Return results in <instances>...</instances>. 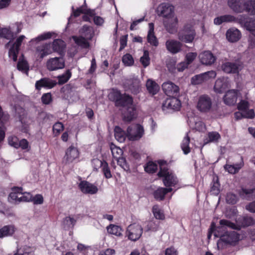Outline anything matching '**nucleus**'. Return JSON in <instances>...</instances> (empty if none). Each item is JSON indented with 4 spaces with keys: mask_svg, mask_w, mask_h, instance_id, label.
Wrapping results in <instances>:
<instances>
[{
    "mask_svg": "<svg viewBox=\"0 0 255 255\" xmlns=\"http://www.w3.org/2000/svg\"><path fill=\"white\" fill-rule=\"evenodd\" d=\"M109 99L114 102L116 107L125 108L133 104V98L130 95L124 93L117 89H113L108 95Z\"/></svg>",
    "mask_w": 255,
    "mask_h": 255,
    "instance_id": "1",
    "label": "nucleus"
},
{
    "mask_svg": "<svg viewBox=\"0 0 255 255\" xmlns=\"http://www.w3.org/2000/svg\"><path fill=\"white\" fill-rule=\"evenodd\" d=\"M144 134L143 127L139 124L131 125L127 129V137L131 141L139 140Z\"/></svg>",
    "mask_w": 255,
    "mask_h": 255,
    "instance_id": "2",
    "label": "nucleus"
},
{
    "mask_svg": "<svg viewBox=\"0 0 255 255\" xmlns=\"http://www.w3.org/2000/svg\"><path fill=\"white\" fill-rule=\"evenodd\" d=\"M196 35V32L192 25L185 24L178 33L179 40L185 43L192 42Z\"/></svg>",
    "mask_w": 255,
    "mask_h": 255,
    "instance_id": "3",
    "label": "nucleus"
},
{
    "mask_svg": "<svg viewBox=\"0 0 255 255\" xmlns=\"http://www.w3.org/2000/svg\"><path fill=\"white\" fill-rule=\"evenodd\" d=\"M212 106V100L209 95L204 94L199 96L196 107L201 113H207L210 112Z\"/></svg>",
    "mask_w": 255,
    "mask_h": 255,
    "instance_id": "4",
    "label": "nucleus"
},
{
    "mask_svg": "<svg viewBox=\"0 0 255 255\" xmlns=\"http://www.w3.org/2000/svg\"><path fill=\"white\" fill-rule=\"evenodd\" d=\"M142 233L143 229L141 226L136 223H133L127 227L126 235L129 240L136 241L140 238Z\"/></svg>",
    "mask_w": 255,
    "mask_h": 255,
    "instance_id": "5",
    "label": "nucleus"
},
{
    "mask_svg": "<svg viewBox=\"0 0 255 255\" xmlns=\"http://www.w3.org/2000/svg\"><path fill=\"white\" fill-rule=\"evenodd\" d=\"M174 11V6L167 2L160 3L156 9V12L158 16L167 18H169L173 16Z\"/></svg>",
    "mask_w": 255,
    "mask_h": 255,
    "instance_id": "6",
    "label": "nucleus"
},
{
    "mask_svg": "<svg viewBox=\"0 0 255 255\" xmlns=\"http://www.w3.org/2000/svg\"><path fill=\"white\" fill-rule=\"evenodd\" d=\"M171 96L167 98L162 103V109L163 111L172 110L173 111H179L181 106V101L176 97Z\"/></svg>",
    "mask_w": 255,
    "mask_h": 255,
    "instance_id": "7",
    "label": "nucleus"
},
{
    "mask_svg": "<svg viewBox=\"0 0 255 255\" xmlns=\"http://www.w3.org/2000/svg\"><path fill=\"white\" fill-rule=\"evenodd\" d=\"M215 236H220V241L224 242L226 244H233L238 242L240 240V235L235 231L226 232L222 235L216 233Z\"/></svg>",
    "mask_w": 255,
    "mask_h": 255,
    "instance_id": "8",
    "label": "nucleus"
},
{
    "mask_svg": "<svg viewBox=\"0 0 255 255\" xmlns=\"http://www.w3.org/2000/svg\"><path fill=\"white\" fill-rule=\"evenodd\" d=\"M242 63L240 61L236 62H226L222 65V70L227 74H238L242 70Z\"/></svg>",
    "mask_w": 255,
    "mask_h": 255,
    "instance_id": "9",
    "label": "nucleus"
},
{
    "mask_svg": "<svg viewBox=\"0 0 255 255\" xmlns=\"http://www.w3.org/2000/svg\"><path fill=\"white\" fill-rule=\"evenodd\" d=\"M62 57L51 58L48 59L46 62L47 69L50 71H52L64 68L65 60Z\"/></svg>",
    "mask_w": 255,
    "mask_h": 255,
    "instance_id": "10",
    "label": "nucleus"
},
{
    "mask_svg": "<svg viewBox=\"0 0 255 255\" xmlns=\"http://www.w3.org/2000/svg\"><path fill=\"white\" fill-rule=\"evenodd\" d=\"M238 23L251 32H255V18L249 17L245 15H240L238 16Z\"/></svg>",
    "mask_w": 255,
    "mask_h": 255,
    "instance_id": "11",
    "label": "nucleus"
},
{
    "mask_svg": "<svg viewBox=\"0 0 255 255\" xmlns=\"http://www.w3.org/2000/svg\"><path fill=\"white\" fill-rule=\"evenodd\" d=\"M24 38L25 36H19L9 49L8 56L12 58L14 62H16L17 60V55L20 50V47Z\"/></svg>",
    "mask_w": 255,
    "mask_h": 255,
    "instance_id": "12",
    "label": "nucleus"
},
{
    "mask_svg": "<svg viewBox=\"0 0 255 255\" xmlns=\"http://www.w3.org/2000/svg\"><path fill=\"white\" fill-rule=\"evenodd\" d=\"M216 75V72L213 70L196 75L192 78L191 83L194 85L200 84L210 78H215Z\"/></svg>",
    "mask_w": 255,
    "mask_h": 255,
    "instance_id": "13",
    "label": "nucleus"
},
{
    "mask_svg": "<svg viewBox=\"0 0 255 255\" xmlns=\"http://www.w3.org/2000/svg\"><path fill=\"white\" fill-rule=\"evenodd\" d=\"M247 0H228V6L236 13H242L245 11Z\"/></svg>",
    "mask_w": 255,
    "mask_h": 255,
    "instance_id": "14",
    "label": "nucleus"
},
{
    "mask_svg": "<svg viewBox=\"0 0 255 255\" xmlns=\"http://www.w3.org/2000/svg\"><path fill=\"white\" fill-rule=\"evenodd\" d=\"M162 88L168 97L177 96L179 95V87L171 82H164L162 85Z\"/></svg>",
    "mask_w": 255,
    "mask_h": 255,
    "instance_id": "15",
    "label": "nucleus"
},
{
    "mask_svg": "<svg viewBox=\"0 0 255 255\" xmlns=\"http://www.w3.org/2000/svg\"><path fill=\"white\" fill-rule=\"evenodd\" d=\"M78 187L84 194H95L98 191L96 186L86 180L81 181L78 184Z\"/></svg>",
    "mask_w": 255,
    "mask_h": 255,
    "instance_id": "16",
    "label": "nucleus"
},
{
    "mask_svg": "<svg viewBox=\"0 0 255 255\" xmlns=\"http://www.w3.org/2000/svg\"><path fill=\"white\" fill-rule=\"evenodd\" d=\"M57 84L56 81L48 78H43L38 80L35 83V89L40 90L42 88L52 89Z\"/></svg>",
    "mask_w": 255,
    "mask_h": 255,
    "instance_id": "17",
    "label": "nucleus"
},
{
    "mask_svg": "<svg viewBox=\"0 0 255 255\" xmlns=\"http://www.w3.org/2000/svg\"><path fill=\"white\" fill-rule=\"evenodd\" d=\"M79 151L73 145H70L66 150L64 158L66 163H70L79 157Z\"/></svg>",
    "mask_w": 255,
    "mask_h": 255,
    "instance_id": "18",
    "label": "nucleus"
},
{
    "mask_svg": "<svg viewBox=\"0 0 255 255\" xmlns=\"http://www.w3.org/2000/svg\"><path fill=\"white\" fill-rule=\"evenodd\" d=\"M238 93L237 90H228L223 97L224 103L228 106L234 105L237 102Z\"/></svg>",
    "mask_w": 255,
    "mask_h": 255,
    "instance_id": "19",
    "label": "nucleus"
},
{
    "mask_svg": "<svg viewBox=\"0 0 255 255\" xmlns=\"http://www.w3.org/2000/svg\"><path fill=\"white\" fill-rule=\"evenodd\" d=\"M165 46L167 50L170 53L174 54L181 51L182 44L177 40L169 39L166 41Z\"/></svg>",
    "mask_w": 255,
    "mask_h": 255,
    "instance_id": "20",
    "label": "nucleus"
},
{
    "mask_svg": "<svg viewBox=\"0 0 255 255\" xmlns=\"http://www.w3.org/2000/svg\"><path fill=\"white\" fill-rule=\"evenodd\" d=\"M66 46L65 42L61 39H54L51 45L53 52L58 53L61 56L65 55Z\"/></svg>",
    "mask_w": 255,
    "mask_h": 255,
    "instance_id": "21",
    "label": "nucleus"
},
{
    "mask_svg": "<svg viewBox=\"0 0 255 255\" xmlns=\"http://www.w3.org/2000/svg\"><path fill=\"white\" fill-rule=\"evenodd\" d=\"M200 62L206 65H211L215 62L216 57L209 51H206L199 56Z\"/></svg>",
    "mask_w": 255,
    "mask_h": 255,
    "instance_id": "22",
    "label": "nucleus"
},
{
    "mask_svg": "<svg viewBox=\"0 0 255 255\" xmlns=\"http://www.w3.org/2000/svg\"><path fill=\"white\" fill-rule=\"evenodd\" d=\"M17 228L13 224H9L3 226L0 228V238L13 236L16 231Z\"/></svg>",
    "mask_w": 255,
    "mask_h": 255,
    "instance_id": "23",
    "label": "nucleus"
},
{
    "mask_svg": "<svg viewBox=\"0 0 255 255\" xmlns=\"http://www.w3.org/2000/svg\"><path fill=\"white\" fill-rule=\"evenodd\" d=\"M172 188L158 187L152 193V195L155 200L162 201L165 199V195L172 191Z\"/></svg>",
    "mask_w": 255,
    "mask_h": 255,
    "instance_id": "24",
    "label": "nucleus"
},
{
    "mask_svg": "<svg viewBox=\"0 0 255 255\" xmlns=\"http://www.w3.org/2000/svg\"><path fill=\"white\" fill-rule=\"evenodd\" d=\"M241 31L236 28H230L227 30L226 36L227 39L231 42H236L241 38Z\"/></svg>",
    "mask_w": 255,
    "mask_h": 255,
    "instance_id": "25",
    "label": "nucleus"
},
{
    "mask_svg": "<svg viewBox=\"0 0 255 255\" xmlns=\"http://www.w3.org/2000/svg\"><path fill=\"white\" fill-rule=\"evenodd\" d=\"M238 17H236L231 14H225L216 17L214 19V23L215 25H219L224 22H234L238 23Z\"/></svg>",
    "mask_w": 255,
    "mask_h": 255,
    "instance_id": "26",
    "label": "nucleus"
},
{
    "mask_svg": "<svg viewBox=\"0 0 255 255\" xmlns=\"http://www.w3.org/2000/svg\"><path fill=\"white\" fill-rule=\"evenodd\" d=\"M228 86L229 82L227 79L224 78H218L214 85V91L217 93H222L228 88Z\"/></svg>",
    "mask_w": 255,
    "mask_h": 255,
    "instance_id": "27",
    "label": "nucleus"
},
{
    "mask_svg": "<svg viewBox=\"0 0 255 255\" xmlns=\"http://www.w3.org/2000/svg\"><path fill=\"white\" fill-rule=\"evenodd\" d=\"M240 161L233 165L226 164L224 165L225 169L231 174H236L244 166V163L242 156H240Z\"/></svg>",
    "mask_w": 255,
    "mask_h": 255,
    "instance_id": "28",
    "label": "nucleus"
},
{
    "mask_svg": "<svg viewBox=\"0 0 255 255\" xmlns=\"http://www.w3.org/2000/svg\"><path fill=\"white\" fill-rule=\"evenodd\" d=\"M72 9L73 15L75 17H78L82 13L89 14L91 16H94L95 14V10L88 8L85 2L84 5L77 8L76 9H74L73 7H72Z\"/></svg>",
    "mask_w": 255,
    "mask_h": 255,
    "instance_id": "29",
    "label": "nucleus"
},
{
    "mask_svg": "<svg viewBox=\"0 0 255 255\" xmlns=\"http://www.w3.org/2000/svg\"><path fill=\"white\" fill-rule=\"evenodd\" d=\"M36 51L39 54L40 59L51 54L53 52L51 44L50 43H45L36 48Z\"/></svg>",
    "mask_w": 255,
    "mask_h": 255,
    "instance_id": "30",
    "label": "nucleus"
},
{
    "mask_svg": "<svg viewBox=\"0 0 255 255\" xmlns=\"http://www.w3.org/2000/svg\"><path fill=\"white\" fill-rule=\"evenodd\" d=\"M162 181L166 188H171V187L175 186L178 183L177 177L172 173H170L168 175L163 178Z\"/></svg>",
    "mask_w": 255,
    "mask_h": 255,
    "instance_id": "31",
    "label": "nucleus"
},
{
    "mask_svg": "<svg viewBox=\"0 0 255 255\" xmlns=\"http://www.w3.org/2000/svg\"><path fill=\"white\" fill-rule=\"evenodd\" d=\"M178 20L175 17L174 21L170 22L169 20H163V23L166 30L171 34H174L177 31Z\"/></svg>",
    "mask_w": 255,
    "mask_h": 255,
    "instance_id": "32",
    "label": "nucleus"
},
{
    "mask_svg": "<svg viewBox=\"0 0 255 255\" xmlns=\"http://www.w3.org/2000/svg\"><path fill=\"white\" fill-rule=\"evenodd\" d=\"M127 110L123 114V120L125 122H130L136 117V109L133 105L126 107Z\"/></svg>",
    "mask_w": 255,
    "mask_h": 255,
    "instance_id": "33",
    "label": "nucleus"
},
{
    "mask_svg": "<svg viewBox=\"0 0 255 255\" xmlns=\"http://www.w3.org/2000/svg\"><path fill=\"white\" fill-rule=\"evenodd\" d=\"M11 190L12 192L8 195V199L15 204L19 203V196L23 191V188L21 187L14 186L11 188Z\"/></svg>",
    "mask_w": 255,
    "mask_h": 255,
    "instance_id": "34",
    "label": "nucleus"
},
{
    "mask_svg": "<svg viewBox=\"0 0 255 255\" xmlns=\"http://www.w3.org/2000/svg\"><path fill=\"white\" fill-rule=\"evenodd\" d=\"M148 25L149 29L147 36V42L152 46H157L158 45V41L154 35V24L153 23H149Z\"/></svg>",
    "mask_w": 255,
    "mask_h": 255,
    "instance_id": "35",
    "label": "nucleus"
},
{
    "mask_svg": "<svg viewBox=\"0 0 255 255\" xmlns=\"http://www.w3.org/2000/svg\"><path fill=\"white\" fill-rule=\"evenodd\" d=\"M197 55V53L195 52L188 53L185 56V62L179 64V66H181V67H178V70L179 71H183L188 67V65L190 64L195 59Z\"/></svg>",
    "mask_w": 255,
    "mask_h": 255,
    "instance_id": "36",
    "label": "nucleus"
},
{
    "mask_svg": "<svg viewBox=\"0 0 255 255\" xmlns=\"http://www.w3.org/2000/svg\"><path fill=\"white\" fill-rule=\"evenodd\" d=\"M79 32L87 40H91L94 35L93 28L90 26L84 25L79 30Z\"/></svg>",
    "mask_w": 255,
    "mask_h": 255,
    "instance_id": "37",
    "label": "nucleus"
},
{
    "mask_svg": "<svg viewBox=\"0 0 255 255\" xmlns=\"http://www.w3.org/2000/svg\"><path fill=\"white\" fill-rule=\"evenodd\" d=\"M114 135L116 139L120 142L125 141L127 135V131H124L119 126H116L114 128Z\"/></svg>",
    "mask_w": 255,
    "mask_h": 255,
    "instance_id": "38",
    "label": "nucleus"
},
{
    "mask_svg": "<svg viewBox=\"0 0 255 255\" xmlns=\"http://www.w3.org/2000/svg\"><path fill=\"white\" fill-rule=\"evenodd\" d=\"M237 222L240 227H248L255 224V220L250 216H245L239 217L238 219Z\"/></svg>",
    "mask_w": 255,
    "mask_h": 255,
    "instance_id": "39",
    "label": "nucleus"
},
{
    "mask_svg": "<svg viewBox=\"0 0 255 255\" xmlns=\"http://www.w3.org/2000/svg\"><path fill=\"white\" fill-rule=\"evenodd\" d=\"M146 87L148 92L152 95L157 94L159 90L158 85L154 81L151 79L147 80Z\"/></svg>",
    "mask_w": 255,
    "mask_h": 255,
    "instance_id": "40",
    "label": "nucleus"
},
{
    "mask_svg": "<svg viewBox=\"0 0 255 255\" xmlns=\"http://www.w3.org/2000/svg\"><path fill=\"white\" fill-rule=\"evenodd\" d=\"M220 184L218 176L213 177L211 183L210 193L215 195H218L220 193Z\"/></svg>",
    "mask_w": 255,
    "mask_h": 255,
    "instance_id": "41",
    "label": "nucleus"
},
{
    "mask_svg": "<svg viewBox=\"0 0 255 255\" xmlns=\"http://www.w3.org/2000/svg\"><path fill=\"white\" fill-rule=\"evenodd\" d=\"M73 40L75 43L82 48H89L90 44L87 39L82 36H73L72 37Z\"/></svg>",
    "mask_w": 255,
    "mask_h": 255,
    "instance_id": "42",
    "label": "nucleus"
},
{
    "mask_svg": "<svg viewBox=\"0 0 255 255\" xmlns=\"http://www.w3.org/2000/svg\"><path fill=\"white\" fill-rule=\"evenodd\" d=\"M108 233L120 237L122 236V229L119 226L114 224H110L107 227Z\"/></svg>",
    "mask_w": 255,
    "mask_h": 255,
    "instance_id": "43",
    "label": "nucleus"
},
{
    "mask_svg": "<svg viewBox=\"0 0 255 255\" xmlns=\"http://www.w3.org/2000/svg\"><path fill=\"white\" fill-rule=\"evenodd\" d=\"M152 212L154 217L157 220H163L165 219V215L163 211L160 209L158 205H154L152 208Z\"/></svg>",
    "mask_w": 255,
    "mask_h": 255,
    "instance_id": "44",
    "label": "nucleus"
},
{
    "mask_svg": "<svg viewBox=\"0 0 255 255\" xmlns=\"http://www.w3.org/2000/svg\"><path fill=\"white\" fill-rule=\"evenodd\" d=\"M72 76V73L70 70H67L64 73L61 75L57 77L58 80L57 84L62 85L66 83L70 79Z\"/></svg>",
    "mask_w": 255,
    "mask_h": 255,
    "instance_id": "45",
    "label": "nucleus"
},
{
    "mask_svg": "<svg viewBox=\"0 0 255 255\" xmlns=\"http://www.w3.org/2000/svg\"><path fill=\"white\" fill-rule=\"evenodd\" d=\"M219 223L221 226V228L228 227L229 228L237 230H240L241 229V227L240 225H236L235 223L226 219L220 220Z\"/></svg>",
    "mask_w": 255,
    "mask_h": 255,
    "instance_id": "46",
    "label": "nucleus"
},
{
    "mask_svg": "<svg viewBox=\"0 0 255 255\" xmlns=\"http://www.w3.org/2000/svg\"><path fill=\"white\" fill-rule=\"evenodd\" d=\"M0 37L7 39H13L14 35L13 33L7 28L0 29Z\"/></svg>",
    "mask_w": 255,
    "mask_h": 255,
    "instance_id": "47",
    "label": "nucleus"
},
{
    "mask_svg": "<svg viewBox=\"0 0 255 255\" xmlns=\"http://www.w3.org/2000/svg\"><path fill=\"white\" fill-rule=\"evenodd\" d=\"M190 140V137L187 134L182 141L181 147L185 154H187L190 152V148L189 146Z\"/></svg>",
    "mask_w": 255,
    "mask_h": 255,
    "instance_id": "48",
    "label": "nucleus"
},
{
    "mask_svg": "<svg viewBox=\"0 0 255 255\" xmlns=\"http://www.w3.org/2000/svg\"><path fill=\"white\" fill-rule=\"evenodd\" d=\"M246 7L245 11L255 15V0H247Z\"/></svg>",
    "mask_w": 255,
    "mask_h": 255,
    "instance_id": "49",
    "label": "nucleus"
},
{
    "mask_svg": "<svg viewBox=\"0 0 255 255\" xmlns=\"http://www.w3.org/2000/svg\"><path fill=\"white\" fill-rule=\"evenodd\" d=\"M157 169L158 166L157 164L153 161H149L144 167L145 172L151 174L155 173Z\"/></svg>",
    "mask_w": 255,
    "mask_h": 255,
    "instance_id": "50",
    "label": "nucleus"
},
{
    "mask_svg": "<svg viewBox=\"0 0 255 255\" xmlns=\"http://www.w3.org/2000/svg\"><path fill=\"white\" fill-rule=\"evenodd\" d=\"M102 172L104 177L107 179H110L112 177V174L108 162L105 161L101 167Z\"/></svg>",
    "mask_w": 255,
    "mask_h": 255,
    "instance_id": "51",
    "label": "nucleus"
},
{
    "mask_svg": "<svg viewBox=\"0 0 255 255\" xmlns=\"http://www.w3.org/2000/svg\"><path fill=\"white\" fill-rule=\"evenodd\" d=\"M226 200L227 203L234 205L237 203L239 200V197L235 194L228 193L227 194Z\"/></svg>",
    "mask_w": 255,
    "mask_h": 255,
    "instance_id": "52",
    "label": "nucleus"
},
{
    "mask_svg": "<svg viewBox=\"0 0 255 255\" xmlns=\"http://www.w3.org/2000/svg\"><path fill=\"white\" fill-rule=\"evenodd\" d=\"M111 150L113 156L115 158H119L123 153V150L120 148L117 147L114 144L111 146Z\"/></svg>",
    "mask_w": 255,
    "mask_h": 255,
    "instance_id": "53",
    "label": "nucleus"
},
{
    "mask_svg": "<svg viewBox=\"0 0 255 255\" xmlns=\"http://www.w3.org/2000/svg\"><path fill=\"white\" fill-rule=\"evenodd\" d=\"M140 61L144 67H146L150 64L149 52L147 50L144 51L143 56L140 58Z\"/></svg>",
    "mask_w": 255,
    "mask_h": 255,
    "instance_id": "54",
    "label": "nucleus"
},
{
    "mask_svg": "<svg viewBox=\"0 0 255 255\" xmlns=\"http://www.w3.org/2000/svg\"><path fill=\"white\" fill-rule=\"evenodd\" d=\"M64 125L61 122L56 123L53 126V131L55 136L58 135L64 130Z\"/></svg>",
    "mask_w": 255,
    "mask_h": 255,
    "instance_id": "55",
    "label": "nucleus"
},
{
    "mask_svg": "<svg viewBox=\"0 0 255 255\" xmlns=\"http://www.w3.org/2000/svg\"><path fill=\"white\" fill-rule=\"evenodd\" d=\"M122 61L126 66H131L134 63L133 57L130 54L124 55L122 58Z\"/></svg>",
    "mask_w": 255,
    "mask_h": 255,
    "instance_id": "56",
    "label": "nucleus"
},
{
    "mask_svg": "<svg viewBox=\"0 0 255 255\" xmlns=\"http://www.w3.org/2000/svg\"><path fill=\"white\" fill-rule=\"evenodd\" d=\"M17 68L18 70L21 71L28 72L29 66L27 62L25 60L19 61L17 64Z\"/></svg>",
    "mask_w": 255,
    "mask_h": 255,
    "instance_id": "57",
    "label": "nucleus"
},
{
    "mask_svg": "<svg viewBox=\"0 0 255 255\" xmlns=\"http://www.w3.org/2000/svg\"><path fill=\"white\" fill-rule=\"evenodd\" d=\"M209 141H217L220 138V134L216 131L209 132L208 134Z\"/></svg>",
    "mask_w": 255,
    "mask_h": 255,
    "instance_id": "58",
    "label": "nucleus"
},
{
    "mask_svg": "<svg viewBox=\"0 0 255 255\" xmlns=\"http://www.w3.org/2000/svg\"><path fill=\"white\" fill-rule=\"evenodd\" d=\"M32 195L29 192H23L20 193L19 202H30L31 200Z\"/></svg>",
    "mask_w": 255,
    "mask_h": 255,
    "instance_id": "59",
    "label": "nucleus"
},
{
    "mask_svg": "<svg viewBox=\"0 0 255 255\" xmlns=\"http://www.w3.org/2000/svg\"><path fill=\"white\" fill-rule=\"evenodd\" d=\"M9 119V115L8 114H4L0 106V123L4 125L8 121Z\"/></svg>",
    "mask_w": 255,
    "mask_h": 255,
    "instance_id": "60",
    "label": "nucleus"
},
{
    "mask_svg": "<svg viewBox=\"0 0 255 255\" xmlns=\"http://www.w3.org/2000/svg\"><path fill=\"white\" fill-rule=\"evenodd\" d=\"M19 139L16 136H11L8 138L9 144L17 149V146L19 142Z\"/></svg>",
    "mask_w": 255,
    "mask_h": 255,
    "instance_id": "61",
    "label": "nucleus"
},
{
    "mask_svg": "<svg viewBox=\"0 0 255 255\" xmlns=\"http://www.w3.org/2000/svg\"><path fill=\"white\" fill-rule=\"evenodd\" d=\"M104 162H105V160H101L98 158L93 159L92 162L94 170L98 171L99 168L102 166Z\"/></svg>",
    "mask_w": 255,
    "mask_h": 255,
    "instance_id": "62",
    "label": "nucleus"
},
{
    "mask_svg": "<svg viewBox=\"0 0 255 255\" xmlns=\"http://www.w3.org/2000/svg\"><path fill=\"white\" fill-rule=\"evenodd\" d=\"M128 34L123 35L120 37V49H119L120 51H121L122 50H123L127 46V41H128Z\"/></svg>",
    "mask_w": 255,
    "mask_h": 255,
    "instance_id": "63",
    "label": "nucleus"
},
{
    "mask_svg": "<svg viewBox=\"0 0 255 255\" xmlns=\"http://www.w3.org/2000/svg\"><path fill=\"white\" fill-rule=\"evenodd\" d=\"M249 103L246 100H242L238 105V109L240 111H246L249 108Z\"/></svg>",
    "mask_w": 255,
    "mask_h": 255,
    "instance_id": "64",
    "label": "nucleus"
}]
</instances>
